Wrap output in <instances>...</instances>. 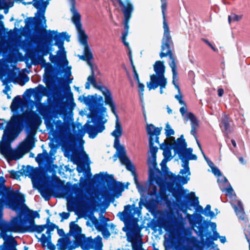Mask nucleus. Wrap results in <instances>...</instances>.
<instances>
[{"mask_svg": "<svg viewBox=\"0 0 250 250\" xmlns=\"http://www.w3.org/2000/svg\"><path fill=\"white\" fill-rule=\"evenodd\" d=\"M97 89L101 91L104 96V103L105 104L109 106L112 112L115 116L118 115L115 105L109 90L107 88L103 86H97Z\"/></svg>", "mask_w": 250, "mask_h": 250, "instance_id": "19", "label": "nucleus"}, {"mask_svg": "<svg viewBox=\"0 0 250 250\" xmlns=\"http://www.w3.org/2000/svg\"><path fill=\"white\" fill-rule=\"evenodd\" d=\"M205 215L206 216H209L212 217L214 216V213L211 210V206L209 205H207L205 208Z\"/></svg>", "mask_w": 250, "mask_h": 250, "instance_id": "59", "label": "nucleus"}, {"mask_svg": "<svg viewBox=\"0 0 250 250\" xmlns=\"http://www.w3.org/2000/svg\"><path fill=\"white\" fill-rule=\"evenodd\" d=\"M82 229L78 224L75 223L74 222H70L69 224V233H71L76 239V236L81 235Z\"/></svg>", "mask_w": 250, "mask_h": 250, "instance_id": "34", "label": "nucleus"}, {"mask_svg": "<svg viewBox=\"0 0 250 250\" xmlns=\"http://www.w3.org/2000/svg\"><path fill=\"white\" fill-rule=\"evenodd\" d=\"M83 98L84 103L87 105L92 106L97 103V100L93 96L88 95L83 97Z\"/></svg>", "mask_w": 250, "mask_h": 250, "instance_id": "43", "label": "nucleus"}, {"mask_svg": "<svg viewBox=\"0 0 250 250\" xmlns=\"http://www.w3.org/2000/svg\"><path fill=\"white\" fill-rule=\"evenodd\" d=\"M138 83V90L140 93V97L143 96L145 85L139 82Z\"/></svg>", "mask_w": 250, "mask_h": 250, "instance_id": "62", "label": "nucleus"}, {"mask_svg": "<svg viewBox=\"0 0 250 250\" xmlns=\"http://www.w3.org/2000/svg\"><path fill=\"white\" fill-rule=\"evenodd\" d=\"M167 3H162L161 9L163 14V28H164V35L162 40V44L167 45V44L172 43L171 37L170 35V31L168 24L166 21L165 12L167 10Z\"/></svg>", "mask_w": 250, "mask_h": 250, "instance_id": "15", "label": "nucleus"}, {"mask_svg": "<svg viewBox=\"0 0 250 250\" xmlns=\"http://www.w3.org/2000/svg\"><path fill=\"white\" fill-rule=\"evenodd\" d=\"M132 208L130 205H126L124 207V210L122 212H119L117 216L121 220L123 221L125 225V228H123L124 231L128 230L135 236L137 237L140 232V229L138 226H132L128 222L131 219Z\"/></svg>", "mask_w": 250, "mask_h": 250, "instance_id": "9", "label": "nucleus"}, {"mask_svg": "<svg viewBox=\"0 0 250 250\" xmlns=\"http://www.w3.org/2000/svg\"><path fill=\"white\" fill-rule=\"evenodd\" d=\"M2 187L0 191L3 192L5 202L8 208L14 211H17L24 208L25 210L29 209L24 204L25 198L23 194L18 190H13L10 188H7L3 183L0 182Z\"/></svg>", "mask_w": 250, "mask_h": 250, "instance_id": "4", "label": "nucleus"}, {"mask_svg": "<svg viewBox=\"0 0 250 250\" xmlns=\"http://www.w3.org/2000/svg\"><path fill=\"white\" fill-rule=\"evenodd\" d=\"M37 108L39 113L42 116L46 125L52 127L55 122L53 120V115L51 106L40 103L37 105Z\"/></svg>", "mask_w": 250, "mask_h": 250, "instance_id": "14", "label": "nucleus"}, {"mask_svg": "<svg viewBox=\"0 0 250 250\" xmlns=\"http://www.w3.org/2000/svg\"><path fill=\"white\" fill-rule=\"evenodd\" d=\"M49 0H46L45 1H43L42 2H41V6H42V8H41V10L38 9L37 13L39 14V17L38 18H40L42 19V15L44 16L45 10V9L46 8L47 5L49 3V2H48Z\"/></svg>", "mask_w": 250, "mask_h": 250, "instance_id": "47", "label": "nucleus"}, {"mask_svg": "<svg viewBox=\"0 0 250 250\" xmlns=\"http://www.w3.org/2000/svg\"><path fill=\"white\" fill-rule=\"evenodd\" d=\"M155 177V179L151 180L149 178V176L148 177L149 183L147 187V193L150 196H156L157 193V188L156 186L153 184V182L155 181L159 186L162 182V179L159 175H156Z\"/></svg>", "mask_w": 250, "mask_h": 250, "instance_id": "24", "label": "nucleus"}, {"mask_svg": "<svg viewBox=\"0 0 250 250\" xmlns=\"http://www.w3.org/2000/svg\"><path fill=\"white\" fill-rule=\"evenodd\" d=\"M159 195L162 200L164 201H167L168 200V196L166 193V189L165 187H163L161 184L160 186V189L159 191Z\"/></svg>", "mask_w": 250, "mask_h": 250, "instance_id": "46", "label": "nucleus"}, {"mask_svg": "<svg viewBox=\"0 0 250 250\" xmlns=\"http://www.w3.org/2000/svg\"><path fill=\"white\" fill-rule=\"evenodd\" d=\"M230 121L229 117L226 115L224 114L222 116L220 126L222 131L227 134L230 131Z\"/></svg>", "mask_w": 250, "mask_h": 250, "instance_id": "30", "label": "nucleus"}, {"mask_svg": "<svg viewBox=\"0 0 250 250\" xmlns=\"http://www.w3.org/2000/svg\"><path fill=\"white\" fill-rule=\"evenodd\" d=\"M187 218L190 226L193 229L195 233L202 240H203L205 237V228L203 225L202 216L199 214L193 215L188 214Z\"/></svg>", "mask_w": 250, "mask_h": 250, "instance_id": "11", "label": "nucleus"}, {"mask_svg": "<svg viewBox=\"0 0 250 250\" xmlns=\"http://www.w3.org/2000/svg\"><path fill=\"white\" fill-rule=\"evenodd\" d=\"M180 159L182 161V166L184 167V168H189L188 165V158H183V157H180Z\"/></svg>", "mask_w": 250, "mask_h": 250, "instance_id": "61", "label": "nucleus"}, {"mask_svg": "<svg viewBox=\"0 0 250 250\" xmlns=\"http://www.w3.org/2000/svg\"><path fill=\"white\" fill-rule=\"evenodd\" d=\"M101 195L105 201H111L114 199V195L107 190L102 191Z\"/></svg>", "mask_w": 250, "mask_h": 250, "instance_id": "45", "label": "nucleus"}, {"mask_svg": "<svg viewBox=\"0 0 250 250\" xmlns=\"http://www.w3.org/2000/svg\"><path fill=\"white\" fill-rule=\"evenodd\" d=\"M69 243V239L59 238L57 244V249L58 250H66Z\"/></svg>", "mask_w": 250, "mask_h": 250, "instance_id": "37", "label": "nucleus"}, {"mask_svg": "<svg viewBox=\"0 0 250 250\" xmlns=\"http://www.w3.org/2000/svg\"><path fill=\"white\" fill-rule=\"evenodd\" d=\"M186 198L190 201L191 205L195 206L199 205L198 197L195 196L194 192H191L186 196Z\"/></svg>", "mask_w": 250, "mask_h": 250, "instance_id": "40", "label": "nucleus"}, {"mask_svg": "<svg viewBox=\"0 0 250 250\" xmlns=\"http://www.w3.org/2000/svg\"><path fill=\"white\" fill-rule=\"evenodd\" d=\"M9 172L11 177L14 179H17L22 176L21 169L19 171H15L14 170H12Z\"/></svg>", "mask_w": 250, "mask_h": 250, "instance_id": "58", "label": "nucleus"}, {"mask_svg": "<svg viewBox=\"0 0 250 250\" xmlns=\"http://www.w3.org/2000/svg\"><path fill=\"white\" fill-rule=\"evenodd\" d=\"M234 209L238 217L242 220L245 219V212L241 201L237 202V205L234 206Z\"/></svg>", "mask_w": 250, "mask_h": 250, "instance_id": "35", "label": "nucleus"}, {"mask_svg": "<svg viewBox=\"0 0 250 250\" xmlns=\"http://www.w3.org/2000/svg\"><path fill=\"white\" fill-rule=\"evenodd\" d=\"M146 129L149 136L150 156H156L158 148L157 146H154V144H159V136L161 134L162 127H156L153 124H149L147 125Z\"/></svg>", "mask_w": 250, "mask_h": 250, "instance_id": "10", "label": "nucleus"}, {"mask_svg": "<svg viewBox=\"0 0 250 250\" xmlns=\"http://www.w3.org/2000/svg\"><path fill=\"white\" fill-rule=\"evenodd\" d=\"M21 171L22 176L24 175L31 178L33 187L39 185V171L37 169L28 165L26 167L22 166Z\"/></svg>", "mask_w": 250, "mask_h": 250, "instance_id": "17", "label": "nucleus"}, {"mask_svg": "<svg viewBox=\"0 0 250 250\" xmlns=\"http://www.w3.org/2000/svg\"><path fill=\"white\" fill-rule=\"evenodd\" d=\"M55 125L60 136L62 138H65L66 134L69 130L68 124L62 122L61 120H58L56 122Z\"/></svg>", "mask_w": 250, "mask_h": 250, "instance_id": "27", "label": "nucleus"}, {"mask_svg": "<svg viewBox=\"0 0 250 250\" xmlns=\"http://www.w3.org/2000/svg\"><path fill=\"white\" fill-rule=\"evenodd\" d=\"M43 0H33L32 1L28 2L27 3L23 2V3L27 4H32L34 7L37 9L41 10V2H42Z\"/></svg>", "mask_w": 250, "mask_h": 250, "instance_id": "53", "label": "nucleus"}, {"mask_svg": "<svg viewBox=\"0 0 250 250\" xmlns=\"http://www.w3.org/2000/svg\"><path fill=\"white\" fill-rule=\"evenodd\" d=\"M1 121L2 122H0V129L3 130V132H4V130L7 128L8 124L9 123H13L14 124H15L16 125H17L16 124L15 120H14V117L13 118V119H12L11 121H10L7 123H6V122L4 120H1Z\"/></svg>", "mask_w": 250, "mask_h": 250, "instance_id": "54", "label": "nucleus"}, {"mask_svg": "<svg viewBox=\"0 0 250 250\" xmlns=\"http://www.w3.org/2000/svg\"><path fill=\"white\" fill-rule=\"evenodd\" d=\"M136 188L141 194H144L147 193V187L146 186H145L140 184L138 186H136Z\"/></svg>", "mask_w": 250, "mask_h": 250, "instance_id": "60", "label": "nucleus"}, {"mask_svg": "<svg viewBox=\"0 0 250 250\" xmlns=\"http://www.w3.org/2000/svg\"><path fill=\"white\" fill-rule=\"evenodd\" d=\"M49 222V218L47 219V223L46 224H44V225L46 226V227L44 228H47V230L46 231V233L47 235V236H46L44 234H42V237L41 238H38V241L41 242L42 246L43 247L45 246V244L46 243V242L47 241V239L49 238H50L51 237V234L50 232L52 231H53L54 229L55 228H58V226H56L55 224L53 223H50L49 225L48 224ZM36 237H37L36 236Z\"/></svg>", "mask_w": 250, "mask_h": 250, "instance_id": "22", "label": "nucleus"}, {"mask_svg": "<svg viewBox=\"0 0 250 250\" xmlns=\"http://www.w3.org/2000/svg\"><path fill=\"white\" fill-rule=\"evenodd\" d=\"M27 91H33L34 90L36 91L37 93H41L44 94L45 92L46 91V88L44 87L42 85L39 84L38 86H37L35 89H29L27 90Z\"/></svg>", "mask_w": 250, "mask_h": 250, "instance_id": "50", "label": "nucleus"}, {"mask_svg": "<svg viewBox=\"0 0 250 250\" xmlns=\"http://www.w3.org/2000/svg\"><path fill=\"white\" fill-rule=\"evenodd\" d=\"M21 131V129L18 125L13 123H9L8 124L7 128L3 134L2 141L0 144V152L6 158L10 160H18L35 147L33 136L28 135L19 145L16 150L12 149L11 144L19 136Z\"/></svg>", "mask_w": 250, "mask_h": 250, "instance_id": "1", "label": "nucleus"}, {"mask_svg": "<svg viewBox=\"0 0 250 250\" xmlns=\"http://www.w3.org/2000/svg\"><path fill=\"white\" fill-rule=\"evenodd\" d=\"M147 205L152 209H155L159 204V201L156 199H151L148 201Z\"/></svg>", "mask_w": 250, "mask_h": 250, "instance_id": "52", "label": "nucleus"}, {"mask_svg": "<svg viewBox=\"0 0 250 250\" xmlns=\"http://www.w3.org/2000/svg\"><path fill=\"white\" fill-rule=\"evenodd\" d=\"M35 31L42 35V39L44 41L43 43L40 47V50L42 52V55H36V49H30L27 51V55L31 60L32 63L34 65L39 64H44L45 60L43 56L49 53V49L48 45L54 40L55 35L57 31L54 30H46V20L44 16L42 15V19L40 18H27L25 20L26 25H28L33 22Z\"/></svg>", "mask_w": 250, "mask_h": 250, "instance_id": "3", "label": "nucleus"}, {"mask_svg": "<svg viewBox=\"0 0 250 250\" xmlns=\"http://www.w3.org/2000/svg\"><path fill=\"white\" fill-rule=\"evenodd\" d=\"M70 11L72 14V21L75 25L76 29L82 27V24L81 22V16L75 6H71Z\"/></svg>", "mask_w": 250, "mask_h": 250, "instance_id": "29", "label": "nucleus"}, {"mask_svg": "<svg viewBox=\"0 0 250 250\" xmlns=\"http://www.w3.org/2000/svg\"><path fill=\"white\" fill-rule=\"evenodd\" d=\"M21 99L20 96H17L15 97L11 103V109L12 110H14L18 108L20 105L21 103Z\"/></svg>", "mask_w": 250, "mask_h": 250, "instance_id": "41", "label": "nucleus"}, {"mask_svg": "<svg viewBox=\"0 0 250 250\" xmlns=\"http://www.w3.org/2000/svg\"><path fill=\"white\" fill-rule=\"evenodd\" d=\"M167 84V79L157 80L155 82L150 81L147 83L146 85L149 90L151 89H155L158 86H160V93L162 94L163 93V89L165 88Z\"/></svg>", "mask_w": 250, "mask_h": 250, "instance_id": "26", "label": "nucleus"}, {"mask_svg": "<svg viewBox=\"0 0 250 250\" xmlns=\"http://www.w3.org/2000/svg\"><path fill=\"white\" fill-rule=\"evenodd\" d=\"M16 123L24 121L31 130H36L41 124L42 120L39 116L33 110L25 111L22 114L14 117Z\"/></svg>", "mask_w": 250, "mask_h": 250, "instance_id": "8", "label": "nucleus"}, {"mask_svg": "<svg viewBox=\"0 0 250 250\" xmlns=\"http://www.w3.org/2000/svg\"><path fill=\"white\" fill-rule=\"evenodd\" d=\"M29 81V77L26 74H23L19 78V83L21 85L23 86L25 84V83H27Z\"/></svg>", "mask_w": 250, "mask_h": 250, "instance_id": "55", "label": "nucleus"}, {"mask_svg": "<svg viewBox=\"0 0 250 250\" xmlns=\"http://www.w3.org/2000/svg\"><path fill=\"white\" fill-rule=\"evenodd\" d=\"M41 195L46 201H49L51 197V190L47 188H43L40 189Z\"/></svg>", "mask_w": 250, "mask_h": 250, "instance_id": "39", "label": "nucleus"}, {"mask_svg": "<svg viewBox=\"0 0 250 250\" xmlns=\"http://www.w3.org/2000/svg\"><path fill=\"white\" fill-rule=\"evenodd\" d=\"M165 131L166 136L167 137L174 134V131L171 128L168 123L166 125Z\"/></svg>", "mask_w": 250, "mask_h": 250, "instance_id": "56", "label": "nucleus"}, {"mask_svg": "<svg viewBox=\"0 0 250 250\" xmlns=\"http://www.w3.org/2000/svg\"><path fill=\"white\" fill-rule=\"evenodd\" d=\"M160 222L165 230L170 233L174 232L176 228H178L181 225V223L178 222L173 213L170 212H167V218L161 219Z\"/></svg>", "mask_w": 250, "mask_h": 250, "instance_id": "13", "label": "nucleus"}, {"mask_svg": "<svg viewBox=\"0 0 250 250\" xmlns=\"http://www.w3.org/2000/svg\"><path fill=\"white\" fill-rule=\"evenodd\" d=\"M44 71V74L46 78L50 79L51 78V75L54 72V68L51 64L47 63Z\"/></svg>", "mask_w": 250, "mask_h": 250, "instance_id": "48", "label": "nucleus"}, {"mask_svg": "<svg viewBox=\"0 0 250 250\" xmlns=\"http://www.w3.org/2000/svg\"><path fill=\"white\" fill-rule=\"evenodd\" d=\"M66 98L68 102H69L70 104H72L74 105H75V103L73 102L74 99L73 97V94L72 92H69L66 94Z\"/></svg>", "mask_w": 250, "mask_h": 250, "instance_id": "63", "label": "nucleus"}, {"mask_svg": "<svg viewBox=\"0 0 250 250\" xmlns=\"http://www.w3.org/2000/svg\"><path fill=\"white\" fill-rule=\"evenodd\" d=\"M106 181L107 183H110L112 185L113 188L115 190L116 189L119 190V192H121V190L118 188V187L117 185L116 181L114 178V177L112 175H107L106 178Z\"/></svg>", "mask_w": 250, "mask_h": 250, "instance_id": "44", "label": "nucleus"}, {"mask_svg": "<svg viewBox=\"0 0 250 250\" xmlns=\"http://www.w3.org/2000/svg\"><path fill=\"white\" fill-rule=\"evenodd\" d=\"M187 143L183 135L171 144L172 148L175 154L179 155V157L188 158V156L192 154V148H187Z\"/></svg>", "mask_w": 250, "mask_h": 250, "instance_id": "12", "label": "nucleus"}, {"mask_svg": "<svg viewBox=\"0 0 250 250\" xmlns=\"http://www.w3.org/2000/svg\"><path fill=\"white\" fill-rule=\"evenodd\" d=\"M94 224L95 225L96 229L101 232L104 230L107 229V226H108L107 223H104V224H99L97 219H95V222H94Z\"/></svg>", "mask_w": 250, "mask_h": 250, "instance_id": "51", "label": "nucleus"}, {"mask_svg": "<svg viewBox=\"0 0 250 250\" xmlns=\"http://www.w3.org/2000/svg\"><path fill=\"white\" fill-rule=\"evenodd\" d=\"M122 7V11L124 14V18H131L134 7L130 0H125L123 1V4L119 3Z\"/></svg>", "mask_w": 250, "mask_h": 250, "instance_id": "25", "label": "nucleus"}, {"mask_svg": "<svg viewBox=\"0 0 250 250\" xmlns=\"http://www.w3.org/2000/svg\"><path fill=\"white\" fill-rule=\"evenodd\" d=\"M122 165L125 166L126 169L131 172V174L134 177V181L136 186H138L140 183L138 180L137 175L135 171V168L131 161L129 160L128 162H125Z\"/></svg>", "mask_w": 250, "mask_h": 250, "instance_id": "33", "label": "nucleus"}, {"mask_svg": "<svg viewBox=\"0 0 250 250\" xmlns=\"http://www.w3.org/2000/svg\"><path fill=\"white\" fill-rule=\"evenodd\" d=\"M175 98L179 102V103L183 105L180 108V112L182 115V117H184L185 115V113L187 112L188 108L187 106V104L185 101L183 100V95L181 93V91L180 90V93H178V94L175 95Z\"/></svg>", "mask_w": 250, "mask_h": 250, "instance_id": "32", "label": "nucleus"}, {"mask_svg": "<svg viewBox=\"0 0 250 250\" xmlns=\"http://www.w3.org/2000/svg\"><path fill=\"white\" fill-rule=\"evenodd\" d=\"M75 243L83 250H102L103 246L102 238L99 235L94 239L91 237L85 238L84 234L76 236Z\"/></svg>", "mask_w": 250, "mask_h": 250, "instance_id": "7", "label": "nucleus"}, {"mask_svg": "<svg viewBox=\"0 0 250 250\" xmlns=\"http://www.w3.org/2000/svg\"><path fill=\"white\" fill-rule=\"evenodd\" d=\"M70 36H68V34L65 32H62L61 33H58L55 35L54 40L55 41V45L57 46L60 49L58 51L57 53L59 54L60 57L62 58H66L65 52L64 51V48L63 47L64 41L65 39L67 42L69 41Z\"/></svg>", "mask_w": 250, "mask_h": 250, "instance_id": "16", "label": "nucleus"}, {"mask_svg": "<svg viewBox=\"0 0 250 250\" xmlns=\"http://www.w3.org/2000/svg\"><path fill=\"white\" fill-rule=\"evenodd\" d=\"M36 217H40L39 213L28 209L23 211L19 217H13L9 221H2L0 223V237L4 241L10 237L7 235V232L41 233L46 226L36 225L35 219Z\"/></svg>", "mask_w": 250, "mask_h": 250, "instance_id": "2", "label": "nucleus"}, {"mask_svg": "<svg viewBox=\"0 0 250 250\" xmlns=\"http://www.w3.org/2000/svg\"><path fill=\"white\" fill-rule=\"evenodd\" d=\"M80 59L86 61L90 67L94 66L91 61L93 59V55L88 45H84L83 55L80 56Z\"/></svg>", "mask_w": 250, "mask_h": 250, "instance_id": "28", "label": "nucleus"}, {"mask_svg": "<svg viewBox=\"0 0 250 250\" xmlns=\"http://www.w3.org/2000/svg\"><path fill=\"white\" fill-rule=\"evenodd\" d=\"M148 166L149 176L151 180L155 179V176L158 175L157 173L161 174V171L157 167L156 156H148L147 161Z\"/></svg>", "mask_w": 250, "mask_h": 250, "instance_id": "20", "label": "nucleus"}, {"mask_svg": "<svg viewBox=\"0 0 250 250\" xmlns=\"http://www.w3.org/2000/svg\"><path fill=\"white\" fill-rule=\"evenodd\" d=\"M153 68L156 74L150 75V81L155 82L157 80L167 79L165 77V66L163 62L156 61L153 65Z\"/></svg>", "mask_w": 250, "mask_h": 250, "instance_id": "18", "label": "nucleus"}, {"mask_svg": "<svg viewBox=\"0 0 250 250\" xmlns=\"http://www.w3.org/2000/svg\"><path fill=\"white\" fill-rule=\"evenodd\" d=\"M114 147L116 149L118 157L122 164L128 162L130 159L126 155L125 147L121 145L120 138H115L114 142Z\"/></svg>", "mask_w": 250, "mask_h": 250, "instance_id": "21", "label": "nucleus"}, {"mask_svg": "<svg viewBox=\"0 0 250 250\" xmlns=\"http://www.w3.org/2000/svg\"><path fill=\"white\" fill-rule=\"evenodd\" d=\"M45 246H47L50 250H55L56 249V246L51 242V238L47 239Z\"/></svg>", "mask_w": 250, "mask_h": 250, "instance_id": "64", "label": "nucleus"}, {"mask_svg": "<svg viewBox=\"0 0 250 250\" xmlns=\"http://www.w3.org/2000/svg\"><path fill=\"white\" fill-rule=\"evenodd\" d=\"M115 129L111 133V135L114 138H120L123 134V129L121 123L119 122L118 115H115Z\"/></svg>", "mask_w": 250, "mask_h": 250, "instance_id": "31", "label": "nucleus"}, {"mask_svg": "<svg viewBox=\"0 0 250 250\" xmlns=\"http://www.w3.org/2000/svg\"><path fill=\"white\" fill-rule=\"evenodd\" d=\"M72 191L78 196L83 194L82 189L77 184H74L72 186Z\"/></svg>", "mask_w": 250, "mask_h": 250, "instance_id": "57", "label": "nucleus"}, {"mask_svg": "<svg viewBox=\"0 0 250 250\" xmlns=\"http://www.w3.org/2000/svg\"><path fill=\"white\" fill-rule=\"evenodd\" d=\"M88 117H91L92 119V122L95 124V126L89 125L90 122L88 121L84 125L83 128L85 130H80V134H84L86 132L89 134L90 138H95L99 133L102 132L105 129L104 124L107 122V120L102 115L97 114L95 111H91L90 114L87 116Z\"/></svg>", "mask_w": 250, "mask_h": 250, "instance_id": "5", "label": "nucleus"}, {"mask_svg": "<svg viewBox=\"0 0 250 250\" xmlns=\"http://www.w3.org/2000/svg\"><path fill=\"white\" fill-rule=\"evenodd\" d=\"M91 70V75L87 78V82L91 83L94 87L97 88V86L99 85H96V80L94 78V70L98 69L97 66H92V67H90Z\"/></svg>", "mask_w": 250, "mask_h": 250, "instance_id": "38", "label": "nucleus"}, {"mask_svg": "<svg viewBox=\"0 0 250 250\" xmlns=\"http://www.w3.org/2000/svg\"><path fill=\"white\" fill-rule=\"evenodd\" d=\"M77 30L78 33L80 42L83 46L88 45V37L85 33L84 31L82 29V27H81L80 28H77Z\"/></svg>", "mask_w": 250, "mask_h": 250, "instance_id": "36", "label": "nucleus"}, {"mask_svg": "<svg viewBox=\"0 0 250 250\" xmlns=\"http://www.w3.org/2000/svg\"><path fill=\"white\" fill-rule=\"evenodd\" d=\"M6 244L8 250H17L16 249V246L17 245V242L14 237L8 238V240Z\"/></svg>", "mask_w": 250, "mask_h": 250, "instance_id": "42", "label": "nucleus"}, {"mask_svg": "<svg viewBox=\"0 0 250 250\" xmlns=\"http://www.w3.org/2000/svg\"><path fill=\"white\" fill-rule=\"evenodd\" d=\"M173 47V43L167 44V45L164 44L161 45V52L160 53V56L161 58L165 57L168 56L170 62H169V65L171 68L172 72V83L174 85L175 87L177 89L178 93H180V87L178 83H176L178 81V73L176 71V59L171 50Z\"/></svg>", "mask_w": 250, "mask_h": 250, "instance_id": "6", "label": "nucleus"}, {"mask_svg": "<svg viewBox=\"0 0 250 250\" xmlns=\"http://www.w3.org/2000/svg\"><path fill=\"white\" fill-rule=\"evenodd\" d=\"M180 173L183 176L180 177L181 179L184 180L183 184H186L187 183L188 180H189V178L188 179H186L184 176H185L187 177L190 174L189 168H184L180 170Z\"/></svg>", "mask_w": 250, "mask_h": 250, "instance_id": "49", "label": "nucleus"}, {"mask_svg": "<svg viewBox=\"0 0 250 250\" xmlns=\"http://www.w3.org/2000/svg\"><path fill=\"white\" fill-rule=\"evenodd\" d=\"M183 118L185 120H190L191 126L190 133L196 137V129L199 127V123L195 116L191 112H186Z\"/></svg>", "mask_w": 250, "mask_h": 250, "instance_id": "23", "label": "nucleus"}]
</instances>
